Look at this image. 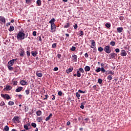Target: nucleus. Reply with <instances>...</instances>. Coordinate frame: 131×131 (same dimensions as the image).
<instances>
[{
    "mask_svg": "<svg viewBox=\"0 0 131 131\" xmlns=\"http://www.w3.org/2000/svg\"><path fill=\"white\" fill-rule=\"evenodd\" d=\"M17 39L22 40L25 38V34L21 31H19L16 36Z\"/></svg>",
    "mask_w": 131,
    "mask_h": 131,
    "instance_id": "f257e3e1",
    "label": "nucleus"
},
{
    "mask_svg": "<svg viewBox=\"0 0 131 131\" xmlns=\"http://www.w3.org/2000/svg\"><path fill=\"white\" fill-rule=\"evenodd\" d=\"M103 50L106 54H110L112 51L111 49H110V46H106L105 47V48L103 49Z\"/></svg>",
    "mask_w": 131,
    "mask_h": 131,
    "instance_id": "f03ea898",
    "label": "nucleus"
},
{
    "mask_svg": "<svg viewBox=\"0 0 131 131\" xmlns=\"http://www.w3.org/2000/svg\"><path fill=\"white\" fill-rule=\"evenodd\" d=\"M0 24L2 25L6 24V18L4 16H0Z\"/></svg>",
    "mask_w": 131,
    "mask_h": 131,
    "instance_id": "7ed1b4c3",
    "label": "nucleus"
},
{
    "mask_svg": "<svg viewBox=\"0 0 131 131\" xmlns=\"http://www.w3.org/2000/svg\"><path fill=\"white\" fill-rule=\"evenodd\" d=\"M16 60H17V58L13 59L12 60H10L8 62V65L10 66H13V65H14V63H15Z\"/></svg>",
    "mask_w": 131,
    "mask_h": 131,
    "instance_id": "20e7f679",
    "label": "nucleus"
},
{
    "mask_svg": "<svg viewBox=\"0 0 131 131\" xmlns=\"http://www.w3.org/2000/svg\"><path fill=\"white\" fill-rule=\"evenodd\" d=\"M2 98H4V99H11V97L9 95V94H1Z\"/></svg>",
    "mask_w": 131,
    "mask_h": 131,
    "instance_id": "39448f33",
    "label": "nucleus"
},
{
    "mask_svg": "<svg viewBox=\"0 0 131 131\" xmlns=\"http://www.w3.org/2000/svg\"><path fill=\"white\" fill-rule=\"evenodd\" d=\"M110 59H115V57L117 56V54L114 53H112L110 54Z\"/></svg>",
    "mask_w": 131,
    "mask_h": 131,
    "instance_id": "423d86ee",
    "label": "nucleus"
},
{
    "mask_svg": "<svg viewBox=\"0 0 131 131\" xmlns=\"http://www.w3.org/2000/svg\"><path fill=\"white\" fill-rule=\"evenodd\" d=\"M19 117L18 116H15L14 117V118L12 119V121L14 122H18V121H19Z\"/></svg>",
    "mask_w": 131,
    "mask_h": 131,
    "instance_id": "0eeeda50",
    "label": "nucleus"
},
{
    "mask_svg": "<svg viewBox=\"0 0 131 131\" xmlns=\"http://www.w3.org/2000/svg\"><path fill=\"white\" fill-rule=\"evenodd\" d=\"M91 48L92 49H94V48H95V46H96V42H95V40H91Z\"/></svg>",
    "mask_w": 131,
    "mask_h": 131,
    "instance_id": "6e6552de",
    "label": "nucleus"
},
{
    "mask_svg": "<svg viewBox=\"0 0 131 131\" xmlns=\"http://www.w3.org/2000/svg\"><path fill=\"white\" fill-rule=\"evenodd\" d=\"M126 55H127V54L126 53L125 50H123L121 51V56H122V57H125Z\"/></svg>",
    "mask_w": 131,
    "mask_h": 131,
    "instance_id": "1a4fd4ad",
    "label": "nucleus"
},
{
    "mask_svg": "<svg viewBox=\"0 0 131 131\" xmlns=\"http://www.w3.org/2000/svg\"><path fill=\"white\" fill-rule=\"evenodd\" d=\"M117 31L118 33H121L122 31H123V28L122 27H118L117 28Z\"/></svg>",
    "mask_w": 131,
    "mask_h": 131,
    "instance_id": "9d476101",
    "label": "nucleus"
},
{
    "mask_svg": "<svg viewBox=\"0 0 131 131\" xmlns=\"http://www.w3.org/2000/svg\"><path fill=\"white\" fill-rule=\"evenodd\" d=\"M20 84H21V85H27V84H28V82H26L24 80H23L20 81Z\"/></svg>",
    "mask_w": 131,
    "mask_h": 131,
    "instance_id": "9b49d317",
    "label": "nucleus"
},
{
    "mask_svg": "<svg viewBox=\"0 0 131 131\" xmlns=\"http://www.w3.org/2000/svg\"><path fill=\"white\" fill-rule=\"evenodd\" d=\"M12 90V86L10 85H6V88H4V91H11Z\"/></svg>",
    "mask_w": 131,
    "mask_h": 131,
    "instance_id": "f8f14e48",
    "label": "nucleus"
},
{
    "mask_svg": "<svg viewBox=\"0 0 131 131\" xmlns=\"http://www.w3.org/2000/svg\"><path fill=\"white\" fill-rule=\"evenodd\" d=\"M51 30H52V31H55V30L56 29V25H55V24H51Z\"/></svg>",
    "mask_w": 131,
    "mask_h": 131,
    "instance_id": "ddd939ff",
    "label": "nucleus"
},
{
    "mask_svg": "<svg viewBox=\"0 0 131 131\" xmlns=\"http://www.w3.org/2000/svg\"><path fill=\"white\" fill-rule=\"evenodd\" d=\"M72 57L73 58L72 59L74 62L77 61V55H73Z\"/></svg>",
    "mask_w": 131,
    "mask_h": 131,
    "instance_id": "4468645a",
    "label": "nucleus"
},
{
    "mask_svg": "<svg viewBox=\"0 0 131 131\" xmlns=\"http://www.w3.org/2000/svg\"><path fill=\"white\" fill-rule=\"evenodd\" d=\"M24 53H25V52L24 51V49H21L20 53L19 54V55L20 56V57H24Z\"/></svg>",
    "mask_w": 131,
    "mask_h": 131,
    "instance_id": "2eb2a0df",
    "label": "nucleus"
},
{
    "mask_svg": "<svg viewBox=\"0 0 131 131\" xmlns=\"http://www.w3.org/2000/svg\"><path fill=\"white\" fill-rule=\"evenodd\" d=\"M22 90H23V87H18L17 89H16L15 90V92L16 93H19V92H21V91H22Z\"/></svg>",
    "mask_w": 131,
    "mask_h": 131,
    "instance_id": "dca6fc26",
    "label": "nucleus"
},
{
    "mask_svg": "<svg viewBox=\"0 0 131 131\" xmlns=\"http://www.w3.org/2000/svg\"><path fill=\"white\" fill-rule=\"evenodd\" d=\"M84 70L86 72H88L91 70V68L89 66H86L84 68Z\"/></svg>",
    "mask_w": 131,
    "mask_h": 131,
    "instance_id": "f3484780",
    "label": "nucleus"
},
{
    "mask_svg": "<svg viewBox=\"0 0 131 131\" xmlns=\"http://www.w3.org/2000/svg\"><path fill=\"white\" fill-rule=\"evenodd\" d=\"M72 70H73V67L69 68L68 70H67L66 72H67V73H69L70 72H72Z\"/></svg>",
    "mask_w": 131,
    "mask_h": 131,
    "instance_id": "a211bd4d",
    "label": "nucleus"
},
{
    "mask_svg": "<svg viewBox=\"0 0 131 131\" xmlns=\"http://www.w3.org/2000/svg\"><path fill=\"white\" fill-rule=\"evenodd\" d=\"M53 116V114H50L49 116L46 118V121H49V119H51V117Z\"/></svg>",
    "mask_w": 131,
    "mask_h": 131,
    "instance_id": "6ab92c4d",
    "label": "nucleus"
},
{
    "mask_svg": "<svg viewBox=\"0 0 131 131\" xmlns=\"http://www.w3.org/2000/svg\"><path fill=\"white\" fill-rule=\"evenodd\" d=\"M31 54H32L33 57H36V55H37V52H36V51H32L31 52Z\"/></svg>",
    "mask_w": 131,
    "mask_h": 131,
    "instance_id": "aec40b11",
    "label": "nucleus"
},
{
    "mask_svg": "<svg viewBox=\"0 0 131 131\" xmlns=\"http://www.w3.org/2000/svg\"><path fill=\"white\" fill-rule=\"evenodd\" d=\"M36 74L38 77H41L42 76V74L41 73H39L38 72H37L36 73Z\"/></svg>",
    "mask_w": 131,
    "mask_h": 131,
    "instance_id": "412c9836",
    "label": "nucleus"
},
{
    "mask_svg": "<svg viewBox=\"0 0 131 131\" xmlns=\"http://www.w3.org/2000/svg\"><path fill=\"white\" fill-rule=\"evenodd\" d=\"M55 21V18H52V19H51L50 20L49 23H50V24H54Z\"/></svg>",
    "mask_w": 131,
    "mask_h": 131,
    "instance_id": "4be33fe9",
    "label": "nucleus"
},
{
    "mask_svg": "<svg viewBox=\"0 0 131 131\" xmlns=\"http://www.w3.org/2000/svg\"><path fill=\"white\" fill-rule=\"evenodd\" d=\"M4 130L5 131H9L10 128L8 126V125H6L4 128Z\"/></svg>",
    "mask_w": 131,
    "mask_h": 131,
    "instance_id": "5701e85b",
    "label": "nucleus"
},
{
    "mask_svg": "<svg viewBox=\"0 0 131 131\" xmlns=\"http://www.w3.org/2000/svg\"><path fill=\"white\" fill-rule=\"evenodd\" d=\"M36 4L38 6H41V1L37 0L36 2Z\"/></svg>",
    "mask_w": 131,
    "mask_h": 131,
    "instance_id": "b1692460",
    "label": "nucleus"
},
{
    "mask_svg": "<svg viewBox=\"0 0 131 131\" xmlns=\"http://www.w3.org/2000/svg\"><path fill=\"white\" fill-rule=\"evenodd\" d=\"M8 68L9 70H10L11 71H13V70H14V68L12 67V66H8Z\"/></svg>",
    "mask_w": 131,
    "mask_h": 131,
    "instance_id": "393cba45",
    "label": "nucleus"
},
{
    "mask_svg": "<svg viewBox=\"0 0 131 131\" xmlns=\"http://www.w3.org/2000/svg\"><path fill=\"white\" fill-rule=\"evenodd\" d=\"M36 115L37 116H40V115H41V112L40 111H37Z\"/></svg>",
    "mask_w": 131,
    "mask_h": 131,
    "instance_id": "a878e982",
    "label": "nucleus"
},
{
    "mask_svg": "<svg viewBox=\"0 0 131 131\" xmlns=\"http://www.w3.org/2000/svg\"><path fill=\"white\" fill-rule=\"evenodd\" d=\"M110 45L112 46V47H114V46H115V41H111V42L110 43Z\"/></svg>",
    "mask_w": 131,
    "mask_h": 131,
    "instance_id": "bb28decb",
    "label": "nucleus"
},
{
    "mask_svg": "<svg viewBox=\"0 0 131 131\" xmlns=\"http://www.w3.org/2000/svg\"><path fill=\"white\" fill-rule=\"evenodd\" d=\"M14 29L15 28H14V26H10L9 28V31H14Z\"/></svg>",
    "mask_w": 131,
    "mask_h": 131,
    "instance_id": "cd10ccee",
    "label": "nucleus"
},
{
    "mask_svg": "<svg viewBox=\"0 0 131 131\" xmlns=\"http://www.w3.org/2000/svg\"><path fill=\"white\" fill-rule=\"evenodd\" d=\"M107 79H108V80H112V75H108L107 77Z\"/></svg>",
    "mask_w": 131,
    "mask_h": 131,
    "instance_id": "c85d7f7f",
    "label": "nucleus"
},
{
    "mask_svg": "<svg viewBox=\"0 0 131 131\" xmlns=\"http://www.w3.org/2000/svg\"><path fill=\"white\" fill-rule=\"evenodd\" d=\"M83 34H84L83 31H80L78 35H79V36H82V35H83Z\"/></svg>",
    "mask_w": 131,
    "mask_h": 131,
    "instance_id": "c756f323",
    "label": "nucleus"
},
{
    "mask_svg": "<svg viewBox=\"0 0 131 131\" xmlns=\"http://www.w3.org/2000/svg\"><path fill=\"white\" fill-rule=\"evenodd\" d=\"M107 74H111L112 75H114V72H113L112 71H108L107 72Z\"/></svg>",
    "mask_w": 131,
    "mask_h": 131,
    "instance_id": "7c9ffc66",
    "label": "nucleus"
},
{
    "mask_svg": "<svg viewBox=\"0 0 131 131\" xmlns=\"http://www.w3.org/2000/svg\"><path fill=\"white\" fill-rule=\"evenodd\" d=\"M105 26L107 28H110V27H111V25L110 24L106 23L105 24Z\"/></svg>",
    "mask_w": 131,
    "mask_h": 131,
    "instance_id": "2f4dec72",
    "label": "nucleus"
},
{
    "mask_svg": "<svg viewBox=\"0 0 131 131\" xmlns=\"http://www.w3.org/2000/svg\"><path fill=\"white\" fill-rule=\"evenodd\" d=\"M8 105H9V106H13V105H14V102L13 101H9L8 102Z\"/></svg>",
    "mask_w": 131,
    "mask_h": 131,
    "instance_id": "473e14b6",
    "label": "nucleus"
},
{
    "mask_svg": "<svg viewBox=\"0 0 131 131\" xmlns=\"http://www.w3.org/2000/svg\"><path fill=\"white\" fill-rule=\"evenodd\" d=\"M77 76L78 77H80V76H81V74L79 73V71H77Z\"/></svg>",
    "mask_w": 131,
    "mask_h": 131,
    "instance_id": "72a5a7b5",
    "label": "nucleus"
},
{
    "mask_svg": "<svg viewBox=\"0 0 131 131\" xmlns=\"http://www.w3.org/2000/svg\"><path fill=\"white\" fill-rule=\"evenodd\" d=\"M78 93H80V94H85V91H83L82 90H78Z\"/></svg>",
    "mask_w": 131,
    "mask_h": 131,
    "instance_id": "f704fd0d",
    "label": "nucleus"
},
{
    "mask_svg": "<svg viewBox=\"0 0 131 131\" xmlns=\"http://www.w3.org/2000/svg\"><path fill=\"white\" fill-rule=\"evenodd\" d=\"M42 120V119H41V117H38V118H37V121H38V122H41Z\"/></svg>",
    "mask_w": 131,
    "mask_h": 131,
    "instance_id": "c9c22d12",
    "label": "nucleus"
},
{
    "mask_svg": "<svg viewBox=\"0 0 131 131\" xmlns=\"http://www.w3.org/2000/svg\"><path fill=\"white\" fill-rule=\"evenodd\" d=\"M103 50H104L103 49V48L100 47L99 48H98V51L99 52H103Z\"/></svg>",
    "mask_w": 131,
    "mask_h": 131,
    "instance_id": "e433bc0d",
    "label": "nucleus"
},
{
    "mask_svg": "<svg viewBox=\"0 0 131 131\" xmlns=\"http://www.w3.org/2000/svg\"><path fill=\"white\" fill-rule=\"evenodd\" d=\"M79 70L80 72H82V73H84V70H83V69L79 68Z\"/></svg>",
    "mask_w": 131,
    "mask_h": 131,
    "instance_id": "4c0bfd02",
    "label": "nucleus"
},
{
    "mask_svg": "<svg viewBox=\"0 0 131 131\" xmlns=\"http://www.w3.org/2000/svg\"><path fill=\"white\" fill-rule=\"evenodd\" d=\"M101 71H102V72H103V73H105V72H106L105 69H104V68H103V67H102L101 68Z\"/></svg>",
    "mask_w": 131,
    "mask_h": 131,
    "instance_id": "58836bf2",
    "label": "nucleus"
},
{
    "mask_svg": "<svg viewBox=\"0 0 131 131\" xmlns=\"http://www.w3.org/2000/svg\"><path fill=\"white\" fill-rule=\"evenodd\" d=\"M102 81H103V80H102V79H98V82L100 84H101L102 83Z\"/></svg>",
    "mask_w": 131,
    "mask_h": 131,
    "instance_id": "ea45409f",
    "label": "nucleus"
},
{
    "mask_svg": "<svg viewBox=\"0 0 131 131\" xmlns=\"http://www.w3.org/2000/svg\"><path fill=\"white\" fill-rule=\"evenodd\" d=\"M24 127L25 129H26V130H28V129H29V128H28V126H27V125H25L24 126Z\"/></svg>",
    "mask_w": 131,
    "mask_h": 131,
    "instance_id": "a19ab883",
    "label": "nucleus"
},
{
    "mask_svg": "<svg viewBox=\"0 0 131 131\" xmlns=\"http://www.w3.org/2000/svg\"><path fill=\"white\" fill-rule=\"evenodd\" d=\"M31 125L33 127H36V123H32Z\"/></svg>",
    "mask_w": 131,
    "mask_h": 131,
    "instance_id": "79ce46f5",
    "label": "nucleus"
},
{
    "mask_svg": "<svg viewBox=\"0 0 131 131\" xmlns=\"http://www.w3.org/2000/svg\"><path fill=\"white\" fill-rule=\"evenodd\" d=\"M80 108H81V109H84V106L83 105V103H81V105L80 106Z\"/></svg>",
    "mask_w": 131,
    "mask_h": 131,
    "instance_id": "37998d69",
    "label": "nucleus"
},
{
    "mask_svg": "<svg viewBox=\"0 0 131 131\" xmlns=\"http://www.w3.org/2000/svg\"><path fill=\"white\" fill-rule=\"evenodd\" d=\"M76 49V48H75V47H72L71 48V51H72L73 52H74V51H75V50Z\"/></svg>",
    "mask_w": 131,
    "mask_h": 131,
    "instance_id": "c03bdc74",
    "label": "nucleus"
},
{
    "mask_svg": "<svg viewBox=\"0 0 131 131\" xmlns=\"http://www.w3.org/2000/svg\"><path fill=\"white\" fill-rule=\"evenodd\" d=\"M76 96L77 98H79V97H80V94H79V93L78 92H77L76 93Z\"/></svg>",
    "mask_w": 131,
    "mask_h": 131,
    "instance_id": "a18cd8bd",
    "label": "nucleus"
},
{
    "mask_svg": "<svg viewBox=\"0 0 131 131\" xmlns=\"http://www.w3.org/2000/svg\"><path fill=\"white\" fill-rule=\"evenodd\" d=\"M96 72H100V71H101V68H98L96 70Z\"/></svg>",
    "mask_w": 131,
    "mask_h": 131,
    "instance_id": "49530a36",
    "label": "nucleus"
},
{
    "mask_svg": "<svg viewBox=\"0 0 131 131\" xmlns=\"http://www.w3.org/2000/svg\"><path fill=\"white\" fill-rule=\"evenodd\" d=\"M115 52L116 53H119L120 52V50H119V49L117 48L115 49Z\"/></svg>",
    "mask_w": 131,
    "mask_h": 131,
    "instance_id": "de8ad7c7",
    "label": "nucleus"
},
{
    "mask_svg": "<svg viewBox=\"0 0 131 131\" xmlns=\"http://www.w3.org/2000/svg\"><path fill=\"white\" fill-rule=\"evenodd\" d=\"M13 82V85H17V84L18 83V82L17 81H14Z\"/></svg>",
    "mask_w": 131,
    "mask_h": 131,
    "instance_id": "09e8293b",
    "label": "nucleus"
},
{
    "mask_svg": "<svg viewBox=\"0 0 131 131\" xmlns=\"http://www.w3.org/2000/svg\"><path fill=\"white\" fill-rule=\"evenodd\" d=\"M27 55L28 57H29V56H30V52L29 51H27Z\"/></svg>",
    "mask_w": 131,
    "mask_h": 131,
    "instance_id": "8fccbe9b",
    "label": "nucleus"
},
{
    "mask_svg": "<svg viewBox=\"0 0 131 131\" xmlns=\"http://www.w3.org/2000/svg\"><path fill=\"white\" fill-rule=\"evenodd\" d=\"M77 24H76L75 25H74V29H77Z\"/></svg>",
    "mask_w": 131,
    "mask_h": 131,
    "instance_id": "3c124183",
    "label": "nucleus"
},
{
    "mask_svg": "<svg viewBox=\"0 0 131 131\" xmlns=\"http://www.w3.org/2000/svg\"><path fill=\"white\" fill-rule=\"evenodd\" d=\"M28 106H25V111L26 112H27V111H28Z\"/></svg>",
    "mask_w": 131,
    "mask_h": 131,
    "instance_id": "603ef678",
    "label": "nucleus"
},
{
    "mask_svg": "<svg viewBox=\"0 0 131 131\" xmlns=\"http://www.w3.org/2000/svg\"><path fill=\"white\" fill-rule=\"evenodd\" d=\"M97 88H98V86L97 85H94L93 86L94 90H97Z\"/></svg>",
    "mask_w": 131,
    "mask_h": 131,
    "instance_id": "864d4df0",
    "label": "nucleus"
},
{
    "mask_svg": "<svg viewBox=\"0 0 131 131\" xmlns=\"http://www.w3.org/2000/svg\"><path fill=\"white\" fill-rule=\"evenodd\" d=\"M124 19V17L123 16H120L119 17V19L121 20V21H122Z\"/></svg>",
    "mask_w": 131,
    "mask_h": 131,
    "instance_id": "5fc2aeb1",
    "label": "nucleus"
},
{
    "mask_svg": "<svg viewBox=\"0 0 131 131\" xmlns=\"http://www.w3.org/2000/svg\"><path fill=\"white\" fill-rule=\"evenodd\" d=\"M56 47H57V44H56V43L52 45V48H56Z\"/></svg>",
    "mask_w": 131,
    "mask_h": 131,
    "instance_id": "6e6d98bb",
    "label": "nucleus"
},
{
    "mask_svg": "<svg viewBox=\"0 0 131 131\" xmlns=\"http://www.w3.org/2000/svg\"><path fill=\"white\" fill-rule=\"evenodd\" d=\"M26 93L27 95H29V90H26Z\"/></svg>",
    "mask_w": 131,
    "mask_h": 131,
    "instance_id": "4d7b16f0",
    "label": "nucleus"
},
{
    "mask_svg": "<svg viewBox=\"0 0 131 131\" xmlns=\"http://www.w3.org/2000/svg\"><path fill=\"white\" fill-rule=\"evenodd\" d=\"M58 96H62V92L61 91L58 92Z\"/></svg>",
    "mask_w": 131,
    "mask_h": 131,
    "instance_id": "13d9d810",
    "label": "nucleus"
},
{
    "mask_svg": "<svg viewBox=\"0 0 131 131\" xmlns=\"http://www.w3.org/2000/svg\"><path fill=\"white\" fill-rule=\"evenodd\" d=\"M33 35L34 36H36V31H34V32H33Z\"/></svg>",
    "mask_w": 131,
    "mask_h": 131,
    "instance_id": "bf43d9fd",
    "label": "nucleus"
},
{
    "mask_svg": "<svg viewBox=\"0 0 131 131\" xmlns=\"http://www.w3.org/2000/svg\"><path fill=\"white\" fill-rule=\"evenodd\" d=\"M31 2V0H26V4H29Z\"/></svg>",
    "mask_w": 131,
    "mask_h": 131,
    "instance_id": "052dcab7",
    "label": "nucleus"
},
{
    "mask_svg": "<svg viewBox=\"0 0 131 131\" xmlns=\"http://www.w3.org/2000/svg\"><path fill=\"white\" fill-rule=\"evenodd\" d=\"M58 67H55L54 68V71H58Z\"/></svg>",
    "mask_w": 131,
    "mask_h": 131,
    "instance_id": "680f3d73",
    "label": "nucleus"
},
{
    "mask_svg": "<svg viewBox=\"0 0 131 131\" xmlns=\"http://www.w3.org/2000/svg\"><path fill=\"white\" fill-rule=\"evenodd\" d=\"M4 105H5V102H2L0 103V106H4Z\"/></svg>",
    "mask_w": 131,
    "mask_h": 131,
    "instance_id": "e2e57ef3",
    "label": "nucleus"
},
{
    "mask_svg": "<svg viewBox=\"0 0 131 131\" xmlns=\"http://www.w3.org/2000/svg\"><path fill=\"white\" fill-rule=\"evenodd\" d=\"M11 25V23H7L6 24V26L8 27V26H10Z\"/></svg>",
    "mask_w": 131,
    "mask_h": 131,
    "instance_id": "0e129e2a",
    "label": "nucleus"
},
{
    "mask_svg": "<svg viewBox=\"0 0 131 131\" xmlns=\"http://www.w3.org/2000/svg\"><path fill=\"white\" fill-rule=\"evenodd\" d=\"M84 56L85 58H89V54H88V53H85Z\"/></svg>",
    "mask_w": 131,
    "mask_h": 131,
    "instance_id": "69168bd1",
    "label": "nucleus"
},
{
    "mask_svg": "<svg viewBox=\"0 0 131 131\" xmlns=\"http://www.w3.org/2000/svg\"><path fill=\"white\" fill-rule=\"evenodd\" d=\"M38 39H39V40L40 41H42L41 37L39 36V37H38Z\"/></svg>",
    "mask_w": 131,
    "mask_h": 131,
    "instance_id": "338daca9",
    "label": "nucleus"
},
{
    "mask_svg": "<svg viewBox=\"0 0 131 131\" xmlns=\"http://www.w3.org/2000/svg\"><path fill=\"white\" fill-rule=\"evenodd\" d=\"M67 125H70V121H68V122L67 123Z\"/></svg>",
    "mask_w": 131,
    "mask_h": 131,
    "instance_id": "774afa93",
    "label": "nucleus"
}]
</instances>
